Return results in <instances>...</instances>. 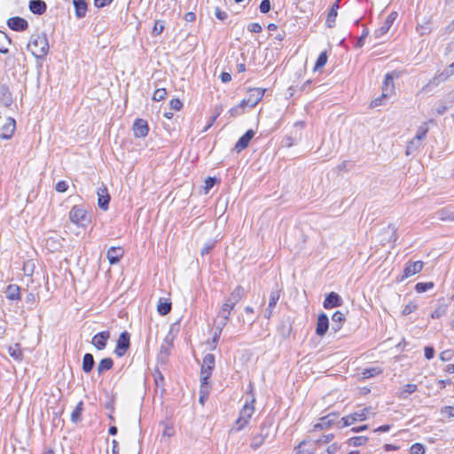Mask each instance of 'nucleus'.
Wrapping results in <instances>:
<instances>
[{"instance_id": "nucleus-1", "label": "nucleus", "mask_w": 454, "mask_h": 454, "mask_svg": "<svg viewBox=\"0 0 454 454\" xmlns=\"http://www.w3.org/2000/svg\"><path fill=\"white\" fill-rule=\"evenodd\" d=\"M35 58H43L49 51L48 39L45 34L32 35L27 46Z\"/></svg>"}, {"instance_id": "nucleus-2", "label": "nucleus", "mask_w": 454, "mask_h": 454, "mask_svg": "<svg viewBox=\"0 0 454 454\" xmlns=\"http://www.w3.org/2000/svg\"><path fill=\"white\" fill-rule=\"evenodd\" d=\"M395 77H397V75H395L394 73H387L385 74L384 81L382 83V93L380 97L376 98L373 99L371 103V106L372 107H376L379 106L383 105V100L390 98L394 92H395V84H394V79Z\"/></svg>"}, {"instance_id": "nucleus-3", "label": "nucleus", "mask_w": 454, "mask_h": 454, "mask_svg": "<svg viewBox=\"0 0 454 454\" xmlns=\"http://www.w3.org/2000/svg\"><path fill=\"white\" fill-rule=\"evenodd\" d=\"M69 220L77 226L85 227L90 222V217L85 208L74 206L69 212Z\"/></svg>"}, {"instance_id": "nucleus-4", "label": "nucleus", "mask_w": 454, "mask_h": 454, "mask_svg": "<svg viewBox=\"0 0 454 454\" xmlns=\"http://www.w3.org/2000/svg\"><path fill=\"white\" fill-rule=\"evenodd\" d=\"M233 308L234 306L226 301L222 305L218 313V317H221V319L215 323V329L219 330V333H222L223 327L226 325Z\"/></svg>"}, {"instance_id": "nucleus-5", "label": "nucleus", "mask_w": 454, "mask_h": 454, "mask_svg": "<svg viewBox=\"0 0 454 454\" xmlns=\"http://www.w3.org/2000/svg\"><path fill=\"white\" fill-rule=\"evenodd\" d=\"M423 266L424 262L422 261L407 262L404 265L403 275L400 277L399 281H403L405 278L420 272Z\"/></svg>"}, {"instance_id": "nucleus-6", "label": "nucleus", "mask_w": 454, "mask_h": 454, "mask_svg": "<svg viewBox=\"0 0 454 454\" xmlns=\"http://www.w3.org/2000/svg\"><path fill=\"white\" fill-rule=\"evenodd\" d=\"M340 417L338 413H330L320 419V422L315 427L328 428L333 427L339 431L340 429Z\"/></svg>"}, {"instance_id": "nucleus-7", "label": "nucleus", "mask_w": 454, "mask_h": 454, "mask_svg": "<svg viewBox=\"0 0 454 454\" xmlns=\"http://www.w3.org/2000/svg\"><path fill=\"white\" fill-rule=\"evenodd\" d=\"M269 435L270 427L265 424L262 425L260 431L253 435L250 444L251 448L254 450L260 448L264 443Z\"/></svg>"}, {"instance_id": "nucleus-8", "label": "nucleus", "mask_w": 454, "mask_h": 454, "mask_svg": "<svg viewBox=\"0 0 454 454\" xmlns=\"http://www.w3.org/2000/svg\"><path fill=\"white\" fill-rule=\"evenodd\" d=\"M396 231L397 228L393 223H390L387 227H384L382 229V232L380 233V236H382V238L380 239L381 244L385 246L386 244L395 242L398 238Z\"/></svg>"}, {"instance_id": "nucleus-9", "label": "nucleus", "mask_w": 454, "mask_h": 454, "mask_svg": "<svg viewBox=\"0 0 454 454\" xmlns=\"http://www.w3.org/2000/svg\"><path fill=\"white\" fill-rule=\"evenodd\" d=\"M16 127L15 120L6 118L4 122L0 126V137L9 139L12 137Z\"/></svg>"}, {"instance_id": "nucleus-10", "label": "nucleus", "mask_w": 454, "mask_h": 454, "mask_svg": "<svg viewBox=\"0 0 454 454\" xmlns=\"http://www.w3.org/2000/svg\"><path fill=\"white\" fill-rule=\"evenodd\" d=\"M129 347V334L127 332L121 333L117 340L114 353L118 356H122Z\"/></svg>"}, {"instance_id": "nucleus-11", "label": "nucleus", "mask_w": 454, "mask_h": 454, "mask_svg": "<svg viewBox=\"0 0 454 454\" xmlns=\"http://www.w3.org/2000/svg\"><path fill=\"white\" fill-rule=\"evenodd\" d=\"M149 128L147 121L143 119H137L133 124V132L136 137H145Z\"/></svg>"}, {"instance_id": "nucleus-12", "label": "nucleus", "mask_w": 454, "mask_h": 454, "mask_svg": "<svg viewBox=\"0 0 454 454\" xmlns=\"http://www.w3.org/2000/svg\"><path fill=\"white\" fill-rule=\"evenodd\" d=\"M109 338H110V333L108 331H104V332L97 333L92 338L91 342L97 349L103 350L106 348V342Z\"/></svg>"}, {"instance_id": "nucleus-13", "label": "nucleus", "mask_w": 454, "mask_h": 454, "mask_svg": "<svg viewBox=\"0 0 454 454\" xmlns=\"http://www.w3.org/2000/svg\"><path fill=\"white\" fill-rule=\"evenodd\" d=\"M264 92L265 90L260 88H254L249 90L248 96L247 98H248L250 107L255 106L258 104V102L262 100Z\"/></svg>"}, {"instance_id": "nucleus-14", "label": "nucleus", "mask_w": 454, "mask_h": 454, "mask_svg": "<svg viewBox=\"0 0 454 454\" xmlns=\"http://www.w3.org/2000/svg\"><path fill=\"white\" fill-rule=\"evenodd\" d=\"M123 256V250L121 247H112L106 253V257L110 264H116Z\"/></svg>"}, {"instance_id": "nucleus-15", "label": "nucleus", "mask_w": 454, "mask_h": 454, "mask_svg": "<svg viewBox=\"0 0 454 454\" xmlns=\"http://www.w3.org/2000/svg\"><path fill=\"white\" fill-rule=\"evenodd\" d=\"M254 131L248 129L236 143L235 149L238 153L247 148L250 140L254 137Z\"/></svg>"}, {"instance_id": "nucleus-16", "label": "nucleus", "mask_w": 454, "mask_h": 454, "mask_svg": "<svg viewBox=\"0 0 454 454\" xmlns=\"http://www.w3.org/2000/svg\"><path fill=\"white\" fill-rule=\"evenodd\" d=\"M8 26L15 31H23L27 27V21L20 17H13L8 20Z\"/></svg>"}, {"instance_id": "nucleus-17", "label": "nucleus", "mask_w": 454, "mask_h": 454, "mask_svg": "<svg viewBox=\"0 0 454 454\" xmlns=\"http://www.w3.org/2000/svg\"><path fill=\"white\" fill-rule=\"evenodd\" d=\"M329 328L328 317L325 313H321L317 318L316 333L319 336H323Z\"/></svg>"}, {"instance_id": "nucleus-18", "label": "nucleus", "mask_w": 454, "mask_h": 454, "mask_svg": "<svg viewBox=\"0 0 454 454\" xmlns=\"http://www.w3.org/2000/svg\"><path fill=\"white\" fill-rule=\"evenodd\" d=\"M279 298H280V291L279 290H274L270 293L268 308L266 309V311H265V317L270 318L271 317L272 310L275 308Z\"/></svg>"}, {"instance_id": "nucleus-19", "label": "nucleus", "mask_w": 454, "mask_h": 454, "mask_svg": "<svg viewBox=\"0 0 454 454\" xmlns=\"http://www.w3.org/2000/svg\"><path fill=\"white\" fill-rule=\"evenodd\" d=\"M98 207L104 210H106L108 208V204L110 200V196L106 192V188L99 189L98 192Z\"/></svg>"}, {"instance_id": "nucleus-20", "label": "nucleus", "mask_w": 454, "mask_h": 454, "mask_svg": "<svg viewBox=\"0 0 454 454\" xmlns=\"http://www.w3.org/2000/svg\"><path fill=\"white\" fill-rule=\"evenodd\" d=\"M437 218L441 221H454V211L451 207H446L436 212Z\"/></svg>"}, {"instance_id": "nucleus-21", "label": "nucleus", "mask_w": 454, "mask_h": 454, "mask_svg": "<svg viewBox=\"0 0 454 454\" xmlns=\"http://www.w3.org/2000/svg\"><path fill=\"white\" fill-rule=\"evenodd\" d=\"M340 0H336L332 9L330 10L327 18L326 25L328 27H333L335 25L336 18L338 16L339 3Z\"/></svg>"}, {"instance_id": "nucleus-22", "label": "nucleus", "mask_w": 454, "mask_h": 454, "mask_svg": "<svg viewBox=\"0 0 454 454\" xmlns=\"http://www.w3.org/2000/svg\"><path fill=\"white\" fill-rule=\"evenodd\" d=\"M244 293L243 287L239 286L232 291L226 301L235 306L242 299Z\"/></svg>"}, {"instance_id": "nucleus-23", "label": "nucleus", "mask_w": 454, "mask_h": 454, "mask_svg": "<svg viewBox=\"0 0 454 454\" xmlns=\"http://www.w3.org/2000/svg\"><path fill=\"white\" fill-rule=\"evenodd\" d=\"M339 295L336 293H331L324 301V308L325 309H332L339 305Z\"/></svg>"}, {"instance_id": "nucleus-24", "label": "nucleus", "mask_w": 454, "mask_h": 454, "mask_svg": "<svg viewBox=\"0 0 454 454\" xmlns=\"http://www.w3.org/2000/svg\"><path fill=\"white\" fill-rule=\"evenodd\" d=\"M254 398L250 403H246L240 411L239 416L249 421L254 412Z\"/></svg>"}, {"instance_id": "nucleus-25", "label": "nucleus", "mask_w": 454, "mask_h": 454, "mask_svg": "<svg viewBox=\"0 0 454 454\" xmlns=\"http://www.w3.org/2000/svg\"><path fill=\"white\" fill-rule=\"evenodd\" d=\"M365 419V415L363 412H354L353 414L342 417V427H348L356 420Z\"/></svg>"}, {"instance_id": "nucleus-26", "label": "nucleus", "mask_w": 454, "mask_h": 454, "mask_svg": "<svg viewBox=\"0 0 454 454\" xmlns=\"http://www.w3.org/2000/svg\"><path fill=\"white\" fill-rule=\"evenodd\" d=\"M29 9L35 14H42L46 10V4L42 0H31Z\"/></svg>"}, {"instance_id": "nucleus-27", "label": "nucleus", "mask_w": 454, "mask_h": 454, "mask_svg": "<svg viewBox=\"0 0 454 454\" xmlns=\"http://www.w3.org/2000/svg\"><path fill=\"white\" fill-rule=\"evenodd\" d=\"M73 4L76 17L79 19L84 17L87 12V3L85 0H73Z\"/></svg>"}, {"instance_id": "nucleus-28", "label": "nucleus", "mask_w": 454, "mask_h": 454, "mask_svg": "<svg viewBox=\"0 0 454 454\" xmlns=\"http://www.w3.org/2000/svg\"><path fill=\"white\" fill-rule=\"evenodd\" d=\"M171 310V302L168 299L160 298L157 304V311L159 314L165 316Z\"/></svg>"}, {"instance_id": "nucleus-29", "label": "nucleus", "mask_w": 454, "mask_h": 454, "mask_svg": "<svg viewBox=\"0 0 454 454\" xmlns=\"http://www.w3.org/2000/svg\"><path fill=\"white\" fill-rule=\"evenodd\" d=\"M418 390V386L416 384H406L403 386V388L397 394L398 398L400 399H407L408 395L415 393Z\"/></svg>"}, {"instance_id": "nucleus-30", "label": "nucleus", "mask_w": 454, "mask_h": 454, "mask_svg": "<svg viewBox=\"0 0 454 454\" xmlns=\"http://www.w3.org/2000/svg\"><path fill=\"white\" fill-rule=\"evenodd\" d=\"M382 372L383 370L380 367L376 366L364 369L360 375L363 380H366L380 375Z\"/></svg>"}, {"instance_id": "nucleus-31", "label": "nucleus", "mask_w": 454, "mask_h": 454, "mask_svg": "<svg viewBox=\"0 0 454 454\" xmlns=\"http://www.w3.org/2000/svg\"><path fill=\"white\" fill-rule=\"evenodd\" d=\"M6 297L9 300H19L20 298V287L17 285H9L6 288Z\"/></svg>"}, {"instance_id": "nucleus-32", "label": "nucleus", "mask_w": 454, "mask_h": 454, "mask_svg": "<svg viewBox=\"0 0 454 454\" xmlns=\"http://www.w3.org/2000/svg\"><path fill=\"white\" fill-rule=\"evenodd\" d=\"M94 366V358L91 354H85L82 360V370L84 372H90Z\"/></svg>"}, {"instance_id": "nucleus-33", "label": "nucleus", "mask_w": 454, "mask_h": 454, "mask_svg": "<svg viewBox=\"0 0 454 454\" xmlns=\"http://www.w3.org/2000/svg\"><path fill=\"white\" fill-rule=\"evenodd\" d=\"M420 146H421V142L419 140L416 139L415 137H413L407 145L406 155L409 156V155L413 154L415 152H417L419 149Z\"/></svg>"}, {"instance_id": "nucleus-34", "label": "nucleus", "mask_w": 454, "mask_h": 454, "mask_svg": "<svg viewBox=\"0 0 454 454\" xmlns=\"http://www.w3.org/2000/svg\"><path fill=\"white\" fill-rule=\"evenodd\" d=\"M114 362L111 358H104L102 359L98 365V373H102L105 371H108L113 367Z\"/></svg>"}, {"instance_id": "nucleus-35", "label": "nucleus", "mask_w": 454, "mask_h": 454, "mask_svg": "<svg viewBox=\"0 0 454 454\" xmlns=\"http://www.w3.org/2000/svg\"><path fill=\"white\" fill-rule=\"evenodd\" d=\"M8 354L15 360H21L22 352L19 344H14L8 348Z\"/></svg>"}, {"instance_id": "nucleus-36", "label": "nucleus", "mask_w": 454, "mask_h": 454, "mask_svg": "<svg viewBox=\"0 0 454 454\" xmlns=\"http://www.w3.org/2000/svg\"><path fill=\"white\" fill-rule=\"evenodd\" d=\"M215 366V356L212 354H207L203 358L202 368L213 370Z\"/></svg>"}, {"instance_id": "nucleus-37", "label": "nucleus", "mask_w": 454, "mask_h": 454, "mask_svg": "<svg viewBox=\"0 0 454 454\" xmlns=\"http://www.w3.org/2000/svg\"><path fill=\"white\" fill-rule=\"evenodd\" d=\"M392 26L387 22L384 21L382 26L374 31V36L376 39L380 38L382 35L387 34Z\"/></svg>"}, {"instance_id": "nucleus-38", "label": "nucleus", "mask_w": 454, "mask_h": 454, "mask_svg": "<svg viewBox=\"0 0 454 454\" xmlns=\"http://www.w3.org/2000/svg\"><path fill=\"white\" fill-rule=\"evenodd\" d=\"M211 373H212L211 370L204 369V368L201 367V371H200V386L202 387H207V383H208L207 380L210 378Z\"/></svg>"}, {"instance_id": "nucleus-39", "label": "nucleus", "mask_w": 454, "mask_h": 454, "mask_svg": "<svg viewBox=\"0 0 454 454\" xmlns=\"http://www.w3.org/2000/svg\"><path fill=\"white\" fill-rule=\"evenodd\" d=\"M368 438L364 436H355L350 437L348 440V443L349 446H361L367 442Z\"/></svg>"}, {"instance_id": "nucleus-40", "label": "nucleus", "mask_w": 454, "mask_h": 454, "mask_svg": "<svg viewBox=\"0 0 454 454\" xmlns=\"http://www.w3.org/2000/svg\"><path fill=\"white\" fill-rule=\"evenodd\" d=\"M434 287L433 282H419L415 286V290L418 293H425Z\"/></svg>"}, {"instance_id": "nucleus-41", "label": "nucleus", "mask_w": 454, "mask_h": 454, "mask_svg": "<svg viewBox=\"0 0 454 454\" xmlns=\"http://www.w3.org/2000/svg\"><path fill=\"white\" fill-rule=\"evenodd\" d=\"M248 423H249L248 420L239 416V418L237 419V420L235 422V425L231 428V431L239 432V431L244 429Z\"/></svg>"}, {"instance_id": "nucleus-42", "label": "nucleus", "mask_w": 454, "mask_h": 454, "mask_svg": "<svg viewBox=\"0 0 454 454\" xmlns=\"http://www.w3.org/2000/svg\"><path fill=\"white\" fill-rule=\"evenodd\" d=\"M248 423H249L248 420L239 416V418L237 419V420L235 422V425L231 428V431L239 432V431L244 429Z\"/></svg>"}, {"instance_id": "nucleus-43", "label": "nucleus", "mask_w": 454, "mask_h": 454, "mask_svg": "<svg viewBox=\"0 0 454 454\" xmlns=\"http://www.w3.org/2000/svg\"><path fill=\"white\" fill-rule=\"evenodd\" d=\"M327 62V55L325 51H323L318 56L316 65L314 67V70L317 71L319 68L323 67Z\"/></svg>"}, {"instance_id": "nucleus-44", "label": "nucleus", "mask_w": 454, "mask_h": 454, "mask_svg": "<svg viewBox=\"0 0 454 454\" xmlns=\"http://www.w3.org/2000/svg\"><path fill=\"white\" fill-rule=\"evenodd\" d=\"M447 312V307L445 305L438 306L431 314L432 318H440L444 316Z\"/></svg>"}, {"instance_id": "nucleus-45", "label": "nucleus", "mask_w": 454, "mask_h": 454, "mask_svg": "<svg viewBox=\"0 0 454 454\" xmlns=\"http://www.w3.org/2000/svg\"><path fill=\"white\" fill-rule=\"evenodd\" d=\"M426 448L422 443L416 442L410 448L411 454H425Z\"/></svg>"}, {"instance_id": "nucleus-46", "label": "nucleus", "mask_w": 454, "mask_h": 454, "mask_svg": "<svg viewBox=\"0 0 454 454\" xmlns=\"http://www.w3.org/2000/svg\"><path fill=\"white\" fill-rule=\"evenodd\" d=\"M428 127L427 126V124H424L418 129L416 136L414 137L421 142L426 137Z\"/></svg>"}, {"instance_id": "nucleus-47", "label": "nucleus", "mask_w": 454, "mask_h": 454, "mask_svg": "<svg viewBox=\"0 0 454 454\" xmlns=\"http://www.w3.org/2000/svg\"><path fill=\"white\" fill-rule=\"evenodd\" d=\"M82 411V402H80L71 414V419H72L73 422H77L80 420V416H81Z\"/></svg>"}, {"instance_id": "nucleus-48", "label": "nucleus", "mask_w": 454, "mask_h": 454, "mask_svg": "<svg viewBox=\"0 0 454 454\" xmlns=\"http://www.w3.org/2000/svg\"><path fill=\"white\" fill-rule=\"evenodd\" d=\"M166 96L167 90L164 88L157 89L153 95V99L154 101H160L163 100Z\"/></svg>"}, {"instance_id": "nucleus-49", "label": "nucleus", "mask_w": 454, "mask_h": 454, "mask_svg": "<svg viewBox=\"0 0 454 454\" xmlns=\"http://www.w3.org/2000/svg\"><path fill=\"white\" fill-rule=\"evenodd\" d=\"M164 30V24L160 20H157L154 24V27L153 28V34L155 35H158L161 34Z\"/></svg>"}, {"instance_id": "nucleus-50", "label": "nucleus", "mask_w": 454, "mask_h": 454, "mask_svg": "<svg viewBox=\"0 0 454 454\" xmlns=\"http://www.w3.org/2000/svg\"><path fill=\"white\" fill-rule=\"evenodd\" d=\"M417 308H418V306L415 303L410 302L403 308L402 313L403 316L410 315L411 313L415 311L417 309Z\"/></svg>"}, {"instance_id": "nucleus-51", "label": "nucleus", "mask_w": 454, "mask_h": 454, "mask_svg": "<svg viewBox=\"0 0 454 454\" xmlns=\"http://www.w3.org/2000/svg\"><path fill=\"white\" fill-rule=\"evenodd\" d=\"M424 356L427 360L434 358V348L432 346H426L424 348Z\"/></svg>"}, {"instance_id": "nucleus-52", "label": "nucleus", "mask_w": 454, "mask_h": 454, "mask_svg": "<svg viewBox=\"0 0 454 454\" xmlns=\"http://www.w3.org/2000/svg\"><path fill=\"white\" fill-rule=\"evenodd\" d=\"M453 356V351L450 349L444 350L440 354V359L442 361H450Z\"/></svg>"}, {"instance_id": "nucleus-53", "label": "nucleus", "mask_w": 454, "mask_h": 454, "mask_svg": "<svg viewBox=\"0 0 454 454\" xmlns=\"http://www.w3.org/2000/svg\"><path fill=\"white\" fill-rule=\"evenodd\" d=\"M215 183V178H214V177H207L205 180L204 190H205L206 193H207L208 191L214 186Z\"/></svg>"}, {"instance_id": "nucleus-54", "label": "nucleus", "mask_w": 454, "mask_h": 454, "mask_svg": "<svg viewBox=\"0 0 454 454\" xmlns=\"http://www.w3.org/2000/svg\"><path fill=\"white\" fill-rule=\"evenodd\" d=\"M214 246H215V243L213 241L207 242L201 248V251H200L201 254L202 255L207 254L212 250Z\"/></svg>"}, {"instance_id": "nucleus-55", "label": "nucleus", "mask_w": 454, "mask_h": 454, "mask_svg": "<svg viewBox=\"0 0 454 454\" xmlns=\"http://www.w3.org/2000/svg\"><path fill=\"white\" fill-rule=\"evenodd\" d=\"M441 413H446L448 418H454V406H444L441 409Z\"/></svg>"}, {"instance_id": "nucleus-56", "label": "nucleus", "mask_w": 454, "mask_h": 454, "mask_svg": "<svg viewBox=\"0 0 454 454\" xmlns=\"http://www.w3.org/2000/svg\"><path fill=\"white\" fill-rule=\"evenodd\" d=\"M270 10V2L269 0H262L260 4V11L262 13H267Z\"/></svg>"}, {"instance_id": "nucleus-57", "label": "nucleus", "mask_w": 454, "mask_h": 454, "mask_svg": "<svg viewBox=\"0 0 454 454\" xmlns=\"http://www.w3.org/2000/svg\"><path fill=\"white\" fill-rule=\"evenodd\" d=\"M174 433H175V430L172 426H169V425L164 426V430L162 432L163 436H167L168 438H170L171 436L174 435Z\"/></svg>"}, {"instance_id": "nucleus-58", "label": "nucleus", "mask_w": 454, "mask_h": 454, "mask_svg": "<svg viewBox=\"0 0 454 454\" xmlns=\"http://www.w3.org/2000/svg\"><path fill=\"white\" fill-rule=\"evenodd\" d=\"M68 188V184L65 181H59L56 184V191L59 192H65Z\"/></svg>"}, {"instance_id": "nucleus-59", "label": "nucleus", "mask_w": 454, "mask_h": 454, "mask_svg": "<svg viewBox=\"0 0 454 454\" xmlns=\"http://www.w3.org/2000/svg\"><path fill=\"white\" fill-rule=\"evenodd\" d=\"M183 106L182 102L178 98L170 101V107L176 111H179Z\"/></svg>"}, {"instance_id": "nucleus-60", "label": "nucleus", "mask_w": 454, "mask_h": 454, "mask_svg": "<svg viewBox=\"0 0 454 454\" xmlns=\"http://www.w3.org/2000/svg\"><path fill=\"white\" fill-rule=\"evenodd\" d=\"M247 28L252 33H259L262 30V27L258 23H251L248 25Z\"/></svg>"}, {"instance_id": "nucleus-61", "label": "nucleus", "mask_w": 454, "mask_h": 454, "mask_svg": "<svg viewBox=\"0 0 454 454\" xmlns=\"http://www.w3.org/2000/svg\"><path fill=\"white\" fill-rule=\"evenodd\" d=\"M215 13L216 18L219 19L220 20H224L228 17L227 13L225 12L220 10L218 7L215 8Z\"/></svg>"}, {"instance_id": "nucleus-62", "label": "nucleus", "mask_w": 454, "mask_h": 454, "mask_svg": "<svg viewBox=\"0 0 454 454\" xmlns=\"http://www.w3.org/2000/svg\"><path fill=\"white\" fill-rule=\"evenodd\" d=\"M200 403L201 404H203V403H204V400H205V398H207V394H208L207 387H202L200 386Z\"/></svg>"}, {"instance_id": "nucleus-63", "label": "nucleus", "mask_w": 454, "mask_h": 454, "mask_svg": "<svg viewBox=\"0 0 454 454\" xmlns=\"http://www.w3.org/2000/svg\"><path fill=\"white\" fill-rule=\"evenodd\" d=\"M397 18V12H392L387 17V19L385 20L386 22H387L388 24H390L391 26L393 25L394 21L395 20V19Z\"/></svg>"}, {"instance_id": "nucleus-64", "label": "nucleus", "mask_w": 454, "mask_h": 454, "mask_svg": "<svg viewBox=\"0 0 454 454\" xmlns=\"http://www.w3.org/2000/svg\"><path fill=\"white\" fill-rule=\"evenodd\" d=\"M392 427L391 425H388V424H386V425H382L379 427H377L374 432H378V433H385V432H388L390 430V428Z\"/></svg>"}]
</instances>
